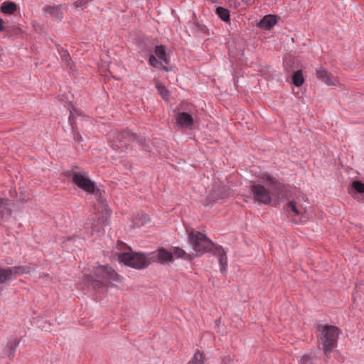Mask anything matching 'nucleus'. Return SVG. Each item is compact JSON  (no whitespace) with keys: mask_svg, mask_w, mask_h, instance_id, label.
Returning <instances> with one entry per match:
<instances>
[{"mask_svg":"<svg viewBox=\"0 0 364 364\" xmlns=\"http://www.w3.org/2000/svg\"><path fill=\"white\" fill-rule=\"evenodd\" d=\"M119 259L124 264L136 269L145 268L150 263L144 255L134 252L131 250H129L128 252L122 253L119 256Z\"/></svg>","mask_w":364,"mask_h":364,"instance_id":"obj_4","label":"nucleus"},{"mask_svg":"<svg viewBox=\"0 0 364 364\" xmlns=\"http://www.w3.org/2000/svg\"><path fill=\"white\" fill-rule=\"evenodd\" d=\"M133 223L136 226H141L149 221V217L144 213H138L133 215Z\"/></svg>","mask_w":364,"mask_h":364,"instance_id":"obj_18","label":"nucleus"},{"mask_svg":"<svg viewBox=\"0 0 364 364\" xmlns=\"http://www.w3.org/2000/svg\"><path fill=\"white\" fill-rule=\"evenodd\" d=\"M129 132H112L109 133L111 146L113 149H119L125 147L131 139Z\"/></svg>","mask_w":364,"mask_h":364,"instance_id":"obj_8","label":"nucleus"},{"mask_svg":"<svg viewBox=\"0 0 364 364\" xmlns=\"http://www.w3.org/2000/svg\"><path fill=\"white\" fill-rule=\"evenodd\" d=\"M97 212L99 213L100 212V215L99 216L97 224H95V223L92 224L93 230L96 231L99 230L97 225L99 224L100 225V228L102 225H105L109 220L111 215L110 210L107 208V204L105 201H102L99 203Z\"/></svg>","mask_w":364,"mask_h":364,"instance_id":"obj_9","label":"nucleus"},{"mask_svg":"<svg viewBox=\"0 0 364 364\" xmlns=\"http://www.w3.org/2000/svg\"><path fill=\"white\" fill-rule=\"evenodd\" d=\"M74 139L75 140H81L82 137L79 133L74 134Z\"/></svg>","mask_w":364,"mask_h":364,"instance_id":"obj_33","label":"nucleus"},{"mask_svg":"<svg viewBox=\"0 0 364 364\" xmlns=\"http://www.w3.org/2000/svg\"><path fill=\"white\" fill-rule=\"evenodd\" d=\"M172 255H173V258L174 257H183L186 255V252L184 250L177 247V248L174 249Z\"/></svg>","mask_w":364,"mask_h":364,"instance_id":"obj_29","label":"nucleus"},{"mask_svg":"<svg viewBox=\"0 0 364 364\" xmlns=\"http://www.w3.org/2000/svg\"><path fill=\"white\" fill-rule=\"evenodd\" d=\"M316 77L328 86L335 87L339 84V81L336 77L322 68L316 70Z\"/></svg>","mask_w":364,"mask_h":364,"instance_id":"obj_11","label":"nucleus"},{"mask_svg":"<svg viewBox=\"0 0 364 364\" xmlns=\"http://www.w3.org/2000/svg\"><path fill=\"white\" fill-rule=\"evenodd\" d=\"M351 187L358 193H364V183L360 181H354L351 183Z\"/></svg>","mask_w":364,"mask_h":364,"instance_id":"obj_24","label":"nucleus"},{"mask_svg":"<svg viewBox=\"0 0 364 364\" xmlns=\"http://www.w3.org/2000/svg\"><path fill=\"white\" fill-rule=\"evenodd\" d=\"M63 60L65 63V64L69 66L70 68H72V63L71 59L70 57V55L65 51L62 55Z\"/></svg>","mask_w":364,"mask_h":364,"instance_id":"obj_28","label":"nucleus"},{"mask_svg":"<svg viewBox=\"0 0 364 364\" xmlns=\"http://www.w3.org/2000/svg\"><path fill=\"white\" fill-rule=\"evenodd\" d=\"M155 55L165 63H168L166 48L164 46H157L154 50Z\"/></svg>","mask_w":364,"mask_h":364,"instance_id":"obj_19","label":"nucleus"},{"mask_svg":"<svg viewBox=\"0 0 364 364\" xmlns=\"http://www.w3.org/2000/svg\"><path fill=\"white\" fill-rule=\"evenodd\" d=\"M215 255L218 257V261L220 265V272L222 274H225L227 272L228 258L226 252L221 246L215 247Z\"/></svg>","mask_w":364,"mask_h":364,"instance_id":"obj_14","label":"nucleus"},{"mask_svg":"<svg viewBox=\"0 0 364 364\" xmlns=\"http://www.w3.org/2000/svg\"><path fill=\"white\" fill-rule=\"evenodd\" d=\"M71 181L80 188L88 193H93L95 191V183L91 181L87 173L72 171L69 174Z\"/></svg>","mask_w":364,"mask_h":364,"instance_id":"obj_6","label":"nucleus"},{"mask_svg":"<svg viewBox=\"0 0 364 364\" xmlns=\"http://www.w3.org/2000/svg\"><path fill=\"white\" fill-rule=\"evenodd\" d=\"M189 240L197 255L203 254L210 250L213 243L204 234L191 231L188 234Z\"/></svg>","mask_w":364,"mask_h":364,"instance_id":"obj_5","label":"nucleus"},{"mask_svg":"<svg viewBox=\"0 0 364 364\" xmlns=\"http://www.w3.org/2000/svg\"><path fill=\"white\" fill-rule=\"evenodd\" d=\"M289 213H292L293 216H301L306 213V208L294 200H289L286 207Z\"/></svg>","mask_w":364,"mask_h":364,"instance_id":"obj_13","label":"nucleus"},{"mask_svg":"<svg viewBox=\"0 0 364 364\" xmlns=\"http://www.w3.org/2000/svg\"><path fill=\"white\" fill-rule=\"evenodd\" d=\"M277 23V17L273 15H267L259 23V26L263 29H270Z\"/></svg>","mask_w":364,"mask_h":364,"instance_id":"obj_15","label":"nucleus"},{"mask_svg":"<svg viewBox=\"0 0 364 364\" xmlns=\"http://www.w3.org/2000/svg\"><path fill=\"white\" fill-rule=\"evenodd\" d=\"M73 117H74V113L71 111L69 119H70V121L71 122L72 129L74 130L75 129V125H74V122H73Z\"/></svg>","mask_w":364,"mask_h":364,"instance_id":"obj_31","label":"nucleus"},{"mask_svg":"<svg viewBox=\"0 0 364 364\" xmlns=\"http://www.w3.org/2000/svg\"><path fill=\"white\" fill-rule=\"evenodd\" d=\"M42 10L46 17L57 22L61 21L64 17L62 5H46Z\"/></svg>","mask_w":364,"mask_h":364,"instance_id":"obj_10","label":"nucleus"},{"mask_svg":"<svg viewBox=\"0 0 364 364\" xmlns=\"http://www.w3.org/2000/svg\"><path fill=\"white\" fill-rule=\"evenodd\" d=\"M5 30L4 21L0 18V32Z\"/></svg>","mask_w":364,"mask_h":364,"instance_id":"obj_32","label":"nucleus"},{"mask_svg":"<svg viewBox=\"0 0 364 364\" xmlns=\"http://www.w3.org/2000/svg\"><path fill=\"white\" fill-rule=\"evenodd\" d=\"M245 4H248L251 0H242Z\"/></svg>","mask_w":364,"mask_h":364,"instance_id":"obj_35","label":"nucleus"},{"mask_svg":"<svg viewBox=\"0 0 364 364\" xmlns=\"http://www.w3.org/2000/svg\"><path fill=\"white\" fill-rule=\"evenodd\" d=\"M216 14L223 21L226 22L230 21V13L228 9L223 7H218L216 9Z\"/></svg>","mask_w":364,"mask_h":364,"instance_id":"obj_21","label":"nucleus"},{"mask_svg":"<svg viewBox=\"0 0 364 364\" xmlns=\"http://www.w3.org/2000/svg\"><path fill=\"white\" fill-rule=\"evenodd\" d=\"M92 0H77L74 5L76 8H85L89 2Z\"/></svg>","mask_w":364,"mask_h":364,"instance_id":"obj_27","label":"nucleus"},{"mask_svg":"<svg viewBox=\"0 0 364 364\" xmlns=\"http://www.w3.org/2000/svg\"><path fill=\"white\" fill-rule=\"evenodd\" d=\"M156 261L160 263H166L173 261V255L171 252L164 250L160 249L156 252Z\"/></svg>","mask_w":364,"mask_h":364,"instance_id":"obj_16","label":"nucleus"},{"mask_svg":"<svg viewBox=\"0 0 364 364\" xmlns=\"http://www.w3.org/2000/svg\"><path fill=\"white\" fill-rule=\"evenodd\" d=\"M259 183H253L250 187L254 200L262 204H269L272 198H280L284 196V186L268 173H261Z\"/></svg>","mask_w":364,"mask_h":364,"instance_id":"obj_1","label":"nucleus"},{"mask_svg":"<svg viewBox=\"0 0 364 364\" xmlns=\"http://www.w3.org/2000/svg\"><path fill=\"white\" fill-rule=\"evenodd\" d=\"M149 64L156 68L159 69H166L165 66L162 65L161 62L159 61L156 58L154 55H151L149 58Z\"/></svg>","mask_w":364,"mask_h":364,"instance_id":"obj_23","label":"nucleus"},{"mask_svg":"<svg viewBox=\"0 0 364 364\" xmlns=\"http://www.w3.org/2000/svg\"><path fill=\"white\" fill-rule=\"evenodd\" d=\"M292 82L296 87H299L304 83V77L301 70H297L293 73Z\"/></svg>","mask_w":364,"mask_h":364,"instance_id":"obj_20","label":"nucleus"},{"mask_svg":"<svg viewBox=\"0 0 364 364\" xmlns=\"http://www.w3.org/2000/svg\"><path fill=\"white\" fill-rule=\"evenodd\" d=\"M4 205V200L0 198V209Z\"/></svg>","mask_w":364,"mask_h":364,"instance_id":"obj_34","label":"nucleus"},{"mask_svg":"<svg viewBox=\"0 0 364 364\" xmlns=\"http://www.w3.org/2000/svg\"><path fill=\"white\" fill-rule=\"evenodd\" d=\"M16 10L17 5L12 1H4L0 7V11L4 14H14Z\"/></svg>","mask_w":364,"mask_h":364,"instance_id":"obj_17","label":"nucleus"},{"mask_svg":"<svg viewBox=\"0 0 364 364\" xmlns=\"http://www.w3.org/2000/svg\"><path fill=\"white\" fill-rule=\"evenodd\" d=\"M26 272L27 269L20 266L0 268V284L16 279L18 276Z\"/></svg>","mask_w":364,"mask_h":364,"instance_id":"obj_7","label":"nucleus"},{"mask_svg":"<svg viewBox=\"0 0 364 364\" xmlns=\"http://www.w3.org/2000/svg\"><path fill=\"white\" fill-rule=\"evenodd\" d=\"M156 88H157V90H158L159 95L164 99H167L168 91L166 89V87L164 85H163L162 84H157Z\"/></svg>","mask_w":364,"mask_h":364,"instance_id":"obj_26","label":"nucleus"},{"mask_svg":"<svg viewBox=\"0 0 364 364\" xmlns=\"http://www.w3.org/2000/svg\"><path fill=\"white\" fill-rule=\"evenodd\" d=\"M315 358L311 354H306L301 358L300 364H314Z\"/></svg>","mask_w":364,"mask_h":364,"instance_id":"obj_25","label":"nucleus"},{"mask_svg":"<svg viewBox=\"0 0 364 364\" xmlns=\"http://www.w3.org/2000/svg\"><path fill=\"white\" fill-rule=\"evenodd\" d=\"M176 124L181 128H191L194 124V119L193 117L186 112L178 111L175 117Z\"/></svg>","mask_w":364,"mask_h":364,"instance_id":"obj_12","label":"nucleus"},{"mask_svg":"<svg viewBox=\"0 0 364 364\" xmlns=\"http://www.w3.org/2000/svg\"><path fill=\"white\" fill-rule=\"evenodd\" d=\"M223 364H232V360L229 356H225L222 360Z\"/></svg>","mask_w":364,"mask_h":364,"instance_id":"obj_30","label":"nucleus"},{"mask_svg":"<svg viewBox=\"0 0 364 364\" xmlns=\"http://www.w3.org/2000/svg\"><path fill=\"white\" fill-rule=\"evenodd\" d=\"M204 360L203 354L201 353L200 351L197 350L193 358L188 364H203Z\"/></svg>","mask_w":364,"mask_h":364,"instance_id":"obj_22","label":"nucleus"},{"mask_svg":"<svg viewBox=\"0 0 364 364\" xmlns=\"http://www.w3.org/2000/svg\"><path fill=\"white\" fill-rule=\"evenodd\" d=\"M95 275L85 273L84 283L87 289H92L99 294H104L108 286L103 279L109 283H122V278L109 265H100L94 269Z\"/></svg>","mask_w":364,"mask_h":364,"instance_id":"obj_2","label":"nucleus"},{"mask_svg":"<svg viewBox=\"0 0 364 364\" xmlns=\"http://www.w3.org/2000/svg\"><path fill=\"white\" fill-rule=\"evenodd\" d=\"M318 328L321 331L319 341L322 350L326 355L336 347L340 330L338 327L330 325H319Z\"/></svg>","mask_w":364,"mask_h":364,"instance_id":"obj_3","label":"nucleus"}]
</instances>
